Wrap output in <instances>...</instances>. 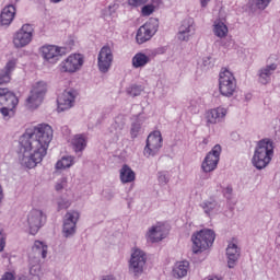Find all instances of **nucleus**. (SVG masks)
<instances>
[{
	"instance_id": "864d4df0",
	"label": "nucleus",
	"mask_w": 280,
	"mask_h": 280,
	"mask_svg": "<svg viewBox=\"0 0 280 280\" xmlns=\"http://www.w3.org/2000/svg\"><path fill=\"white\" fill-rule=\"evenodd\" d=\"M199 3L201 8H207L211 3V0H199Z\"/></svg>"
},
{
	"instance_id": "f8f14e48",
	"label": "nucleus",
	"mask_w": 280,
	"mask_h": 280,
	"mask_svg": "<svg viewBox=\"0 0 280 280\" xmlns=\"http://www.w3.org/2000/svg\"><path fill=\"white\" fill-rule=\"evenodd\" d=\"M222 154V145L215 144L210 152L207 153L201 162V172L203 174H210L218 170V163H220V155Z\"/></svg>"
},
{
	"instance_id": "58836bf2",
	"label": "nucleus",
	"mask_w": 280,
	"mask_h": 280,
	"mask_svg": "<svg viewBox=\"0 0 280 280\" xmlns=\"http://www.w3.org/2000/svg\"><path fill=\"white\" fill-rule=\"evenodd\" d=\"M58 211H62V209H69L71 207V200L68 198L61 197L57 200Z\"/></svg>"
},
{
	"instance_id": "6e6552de",
	"label": "nucleus",
	"mask_w": 280,
	"mask_h": 280,
	"mask_svg": "<svg viewBox=\"0 0 280 280\" xmlns=\"http://www.w3.org/2000/svg\"><path fill=\"white\" fill-rule=\"evenodd\" d=\"M34 40V26L24 24L13 34L12 44L15 49H23Z\"/></svg>"
},
{
	"instance_id": "8fccbe9b",
	"label": "nucleus",
	"mask_w": 280,
	"mask_h": 280,
	"mask_svg": "<svg viewBox=\"0 0 280 280\" xmlns=\"http://www.w3.org/2000/svg\"><path fill=\"white\" fill-rule=\"evenodd\" d=\"M149 4H151L155 10H159L163 4V0H151V3Z\"/></svg>"
},
{
	"instance_id": "13d9d810",
	"label": "nucleus",
	"mask_w": 280,
	"mask_h": 280,
	"mask_svg": "<svg viewBox=\"0 0 280 280\" xmlns=\"http://www.w3.org/2000/svg\"><path fill=\"white\" fill-rule=\"evenodd\" d=\"M203 143H207V139L203 140Z\"/></svg>"
},
{
	"instance_id": "20e7f679",
	"label": "nucleus",
	"mask_w": 280,
	"mask_h": 280,
	"mask_svg": "<svg viewBox=\"0 0 280 280\" xmlns=\"http://www.w3.org/2000/svg\"><path fill=\"white\" fill-rule=\"evenodd\" d=\"M191 242L192 253L198 255V253H202V250H207V248L213 246V242H215V232H213V230L203 229L192 234Z\"/></svg>"
},
{
	"instance_id": "423d86ee",
	"label": "nucleus",
	"mask_w": 280,
	"mask_h": 280,
	"mask_svg": "<svg viewBox=\"0 0 280 280\" xmlns=\"http://www.w3.org/2000/svg\"><path fill=\"white\" fill-rule=\"evenodd\" d=\"M145 264H148V254L140 248H133L129 259V275L139 278L145 270Z\"/></svg>"
},
{
	"instance_id": "7ed1b4c3",
	"label": "nucleus",
	"mask_w": 280,
	"mask_h": 280,
	"mask_svg": "<svg viewBox=\"0 0 280 280\" xmlns=\"http://www.w3.org/2000/svg\"><path fill=\"white\" fill-rule=\"evenodd\" d=\"M19 106V97L8 88H0V115L4 121L14 116V108Z\"/></svg>"
},
{
	"instance_id": "a211bd4d",
	"label": "nucleus",
	"mask_w": 280,
	"mask_h": 280,
	"mask_svg": "<svg viewBox=\"0 0 280 280\" xmlns=\"http://www.w3.org/2000/svg\"><path fill=\"white\" fill-rule=\"evenodd\" d=\"M75 97H78V91L73 89L65 90L57 98L58 113H65L75 106Z\"/></svg>"
},
{
	"instance_id": "4be33fe9",
	"label": "nucleus",
	"mask_w": 280,
	"mask_h": 280,
	"mask_svg": "<svg viewBox=\"0 0 280 280\" xmlns=\"http://www.w3.org/2000/svg\"><path fill=\"white\" fill-rule=\"evenodd\" d=\"M16 14V8L12 4L4 7L0 14V24L5 27L12 25V21H14V16Z\"/></svg>"
},
{
	"instance_id": "2eb2a0df",
	"label": "nucleus",
	"mask_w": 280,
	"mask_h": 280,
	"mask_svg": "<svg viewBox=\"0 0 280 280\" xmlns=\"http://www.w3.org/2000/svg\"><path fill=\"white\" fill-rule=\"evenodd\" d=\"M196 35V22L194 19H184L177 30L176 38L179 43H189L191 38Z\"/></svg>"
},
{
	"instance_id": "f704fd0d",
	"label": "nucleus",
	"mask_w": 280,
	"mask_h": 280,
	"mask_svg": "<svg viewBox=\"0 0 280 280\" xmlns=\"http://www.w3.org/2000/svg\"><path fill=\"white\" fill-rule=\"evenodd\" d=\"M170 173L167 171H162L158 173V185L160 187H165L170 183Z\"/></svg>"
},
{
	"instance_id": "39448f33",
	"label": "nucleus",
	"mask_w": 280,
	"mask_h": 280,
	"mask_svg": "<svg viewBox=\"0 0 280 280\" xmlns=\"http://www.w3.org/2000/svg\"><path fill=\"white\" fill-rule=\"evenodd\" d=\"M71 51V46L44 45L40 47V54L44 61L48 65H57L62 56Z\"/></svg>"
},
{
	"instance_id": "72a5a7b5",
	"label": "nucleus",
	"mask_w": 280,
	"mask_h": 280,
	"mask_svg": "<svg viewBox=\"0 0 280 280\" xmlns=\"http://www.w3.org/2000/svg\"><path fill=\"white\" fill-rule=\"evenodd\" d=\"M141 126H143V120H141V118L138 117L137 120L131 124V129H130L131 139H137V137L140 136V133L142 132Z\"/></svg>"
},
{
	"instance_id": "6ab92c4d",
	"label": "nucleus",
	"mask_w": 280,
	"mask_h": 280,
	"mask_svg": "<svg viewBox=\"0 0 280 280\" xmlns=\"http://www.w3.org/2000/svg\"><path fill=\"white\" fill-rule=\"evenodd\" d=\"M113 65V50L109 46H103L97 56V67L101 73H108Z\"/></svg>"
},
{
	"instance_id": "bb28decb",
	"label": "nucleus",
	"mask_w": 280,
	"mask_h": 280,
	"mask_svg": "<svg viewBox=\"0 0 280 280\" xmlns=\"http://www.w3.org/2000/svg\"><path fill=\"white\" fill-rule=\"evenodd\" d=\"M277 71V63H271L269 66H266L265 68H261L258 72L259 77V83L260 84H268L272 78V73Z\"/></svg>"
},
{
	"instance_id": "a878e982",
	"label": "nucleus",
	"mask_w": 280,
	"mask_h": 280,
	"mask_svg": "<svg viewBox=\"0 0 280 280\" xmlns=\"http://www.w3.org/2000/svg\"><path fill=\"white\" fill-rule=\"evenodd\" d=\"M151 61L152 58H150V55H147L145 52H137L131 59V65L133 69H143V67L150 65Z\"/></svg>"
},
{
	"instance_id": "5fc2aeb1",
	"label": "nucleus",
	"mask_w": 280,
	"mask_h": 280,
	"mask_svg": "<svg viewBox=\"0 0 280 280\" xmlns=\"http://www.w3.org/2000/svg\"><path fill=\"white\" fill-rule=\"evenodd\" d=\"M3 200V187L0 185V202Z\"/></svg>"
},
{
	"instance_id": "603ef678",
	"label": "nucleus",
	"mask_w": 280,
	"mask_h": 280,
	"mask_svg": "<svg viewBox=\"0 0 280 280\" xmlns=\"http://www.w3.org/2000/svg\"><path fill=\"white\" fill-rule=\"evenodd\" d=\"M165 51H166V49H165L164 47H161V48L155 49V50L152 52V55H153V56H159V55L165 54Z\"/></svg>"
},
{
	"instance_id": "c9c22d12",
	"label": "nucleus",
	"mask_w": 280,
	"mask_h": 280,
	"mask_svg": "<svg viewBox=\"0 0 280 280\" xmlns=\"http://www.w3.org/2000/svg\"><path fill=\"white\" fill-rule=\"evenodd\" d=\"M188 110L192 115H198V113H200V98L191 100L188 103Z\"/></svg>"
},
{
	"instance_id": "1a4fd4ad",
	"label": "nucleus",
	"mask_w": 280,
	"mask_h": 280,
	"mask_svg": "<svg viewBox=\"0 0 280 280\" xmlns=\"http://www.w3.org/2000/svg\"><path fill=\"white\" fill-rule=\"evenodd\" d=\"M82 67H84V55L71 54L59 63L58 69L60 73L73 75V73H78Z\"/></svg>"
},
{
	"instance_id": "0eeeda50",
	"label": "nucleus",
	"mask_w": 280,
	"mask_h": 280,
	"mask_svg": "<svg viewBox=\"0 0 280 280\" xmlns=\"http://www.w3.org/2000/svg\"><path fill=\"white\" fill-rule=\"evenodd\" d=\"M237 89V81L231 70L223 68L219 74V91L223 97H233Z\"/></svg>"
},
{
	"instance_id": "aec40b11",
	"label": "nucleus",
	"mask_w": 280,
	"mask_h": 280,
	"mask_svg": "<svg viewBox=\"0 0 280 280\" xmlns=\"http://www.w3.org/2000/svg\"><path fill=\"white\" fill-rule=\"evenodd\" d=\"M167 237V230L163 223H156L149 228L145 238L149 244H156Z\"/></svg>"
},
{
	"instance_id": "c85d7f7f",
	"label": "nucleus",
	"mask_w": 280,
	"mask_h": 280,
	"mask_svg": "<svg viewBox=\"0 0 280 280\" xmlns=\"http://www.w3.org/2000/svg\"><path fill=\"white\" fill-rule=\"evenodd\" d=\"M212 32L217 38H226L229 36V26L222 20H215L212 25Z\"/></svg>"
},
{
	"instance_id": "f257e3e1",
	"label": "nucleus",
	"mask_w": 280,
	"mask_h": 280,
	"mask_svg": "<svg viewBox=\"0 0 280 280\" xmlns=\"http://www.w3.org/2000/svg\"><path fill=\"white\" fill-rule=\"evenodd\" d=\"M51 141H54V128L48 124H38L26 129L20 138L21 165L34 170L47 156Z\"/></svg>"
},
{
	"instance_id": "f03ea898",
	"label": "nucleus",
	"mask_w": 280,
	"mask_h": 280,
	"mask_svg": "<svg viewBox=\"0 0 280 280\" xmlns=\"http://www.w3.org/2000/svg\"><path fill=\"white\" fill-rule=\"evenodd\" d=\"M275 156V143L272 140L266 138L258 141L254 155L252 158V164L256 170H265L270 165V161Z\"/></svg>"
},
{
	"instance_id": "b1692460",
	"label": "nucleus",
	"mask_w": 280,
	"mask_h": 280,
	"mask_svg": "<svg viewBox=\"0 0 280 280\" xmlns=\"http://www.w3.org/2000/svg\"><path fill=\"white\" fill-rule=\"evenodd\" d=\"M226 257L229 268H235V264L240 259V247L235 243H229L226 247Z\"/></svg>"
},
{
	"instance_id": "393cba45",
	"label": "nucleus",
	"mask_w": 280,
	"mask_h": 280,
	"mask_svg": "<svg viewBox=\"0 0 280 280\" xmlns=\"http://www.w3.org/2000/svg\"><path fill=\"white\" fill-rule=\"evenodd\" d=\"M119 178L122 185H128V183H135L137 174H135V171L128 164H124L119 170Z\"/></svg>"
},
{
	"instance_id": "c756f323",
	"label": "nucleus",
	"mask_w": 280,
	"mask_h": 280,
	"mask_svg": "<svg viewBox=\"0 0 280 280\" xmlns=\"http://www.w3.org/2000/svg\"><path fill=\"white\" fill-rule=\"evenodd\" d=\"M189 270V261H177L173 267V276L176 279H183V277H187V272Z\"/></svg>"
},
{
	"instance_id": "3c124183",
	"label": "nucleus",
	"mask_w": 280,
	"mask_h": 280,
	"mask_svg": "<svg viewBox=\"0 0 280 280\" xmlns=\"http://www.w3.org/2000/svg\"><path fill=\"white\" fill-rule=\"evenodd\" d=\"M1 280H16V278L14 277V273H12V272H5V273L2 276Z\"/></svg>"
},
{
	"instance_id": "49530a36",
	"label": "nucleus",
	"mask_w": 280,
	"mask_h": 280,
	"mask_svg": "<svg viewBox=\"0 0 280 280\" xmlns=\"http://www.w3.org/2000/svg\"><path fill=\"white\" fill-rule=\"evenodd\" d=\"M5 232L0 228V253H3L5 248Z\"/></svg>"
},
{
	"instance_id": "f3484780",
	"label": "nucleus",
	"mask_w": 280,
	"mask_h": 280,
	"mask_svg": "<svg viewBox=\"0 0 280 280\" xmlns=\"http://www.w3.org/2000/svg\"><path fill=\"white\" fill-rule=\"evenodd\" d=\"M226 115H229V108L224 106L208 109L205 114L206 126L210 128V126L224 124L226 121Z\"/></svg>"
},
{
	"instance_id": "a19ab883",
	"label": "nucleus",
	"mask_w": 280,
	"mask_h": 280,
	"mask_svg": "<svg viewBox=\"0 0 280 280\" xmlns=\"http://www.w3.org/2000/svg\"><path fill=\"white\" fill-rule=\"evenodd\" d=\"M119 10V3H110L105 10V16H113Z\"/></svg>"
},
{
	"instance_id": "473e14b6",
	"label": "nucleus",
	"mask_w": 280,
	"mask_h": 280,
	"mask_svg": "<svg viewBox=\"0 0 280 280\" xmlns=\"http://www.w3.org/2000/svg\"><path fill=\"white\" fill-rule=\"evenodd\" d=\"M75 164V158L71 155L62 156L55 165L56 170H69Z\"/></svg>"
},
{
	"instance_id": "ddd939ff",
	"label": "nucleus",
	"mask_w": 280,
	"mask_h": 280,
	"mask_svg": "<svg viewBox=\"0 0 280 280\" xmlns=\"http://www.w3.org/2000/svg\"><path fill=\"white\" fill-rule=\"evenodd\" d=\"M162 148L163 136L161 135V131H152L147 138V144L143 149V155L147 156V159H150V156H156V154L161 152Z\"/></svg>"
},
{
	"instance_id": "2f4dec72",
	"label": "nucleus",
	"mask_w": 280,
	"mask_h": 280,
	"mask_svg": "<svg viewBox=\"0 0 280 280\" xmlns=\"http://www.w3.org/2000/svg\"><path fill=\"white\" fill-rule=\"evenodd\" d=\"M126 126V116L118 115L115 117L114 122L110 126L109 132H114L115 135H119L124 130Z\"/></svg>"
},
{
	"instance_id": "6e6d98bb",
	"label": "nucleus",
	"mask_w": 280,
	"mask_h": 280,
	"mask_svg": "<svg viewBox=\"0 0 280 280\" xmlns=\"http://www.w3.org/2000/svg\"><path fill=\"white\" fill-rule=\"evenodd\" d=\"M62 0H50L51 3H60Z\"/></svg>"
},
{
	"instance_id": "79ce46f5",
	"label": "nucleus",
	"mask_w": 280,
	"mask_h": 280,
	"mask_svg": "<svg viewBox=\"0 0 280 280\" xmlns=\"http://www.w3.org/2000/svg\"><path fill=\"white\" fill-rule=\"evenodd\" d=\"M10 80H12V77L5 70H0V85L8 84Z\"/></svg>"
},
{
	"instance_id": "7c9ffc66",
	"label": "nucleus",
	"mask_w": 280,
	"mask_h": 280,
	"mask_svg": "<svg viewBox=\"0 0 280 280\" xmlns=\"http://www.w3.org/2000/svg\"><path fill=\"white\" fill-rule=\"evenodd\" d=\"M30 275L31 280H40L43 271L40 270V261L36 262V259L30 258Z\"/></svg>"
},
{
	"instance_id": "412c9836",
	"label": "nucleus",
	"mask_w": 280,
	"mask_h": 280,
	"mask_svg": "<svg viewBox=\"0 0 280 280\" xmlns=\"http://www.w3.org/2000/svg\"><path fill=\"white\" fill-rule=\"evenodd\" d=\"M49 252V246L43 241H35L32 246V252L28 255V259H35L36 262L40 259H47V253Z\"/></svg>"
},
{
	"instance_id": "4468645a",
	"label": "nucleus",
	"mask_w": 280,
	"mask_h": 280,
	"mask_svg": "<svg viewBox=\"0 0 280 280\" xmlns=\"http://www.w3.org/2000/svg\"><path fill=\"white\" fill-rule=\"evenodd\" d=\"M45 222H47V214H45L43 210H31L26 218V224L31 235H36V233H38V231L45 226Z\"/></svg>"
},
{
	"instance_id": "ea45409f",
	"label": "nucleus",
	"mask_w": 280,
	"mask_h": 280,
	"mask_svg": "<svg viewBox=\"0 0 280 280\" xmlns=\"http://www.w3.org/2000/svg\"><path fill=\"white\" fill-rule=\"evenodd\" d=\"M156 11V9H154L153 5L149 4H144L141 8V16H151V14H154V12Z\"/></svg>"
},
{
	"instance_id": "dca6fc26",
	"label": "nucleus",
	"mask_w": 280,
	"mask_h": 280,
	"mask_svg": "<svg viewBox=\"0 0 280 280\" xmlns=\"http://www.w3.org/2000/svg\"><path fill=\"white\" fill-rule=\"evenodd\" d=\"M80 212L75 210L68 211L63 217L62 234L63 237H73L78 231V221Z\"/></svg>"
},
{
	"instance_id": "09e8293b",
	"label": "nucleus",
	"mask_w": 280,
	"mask_h": 280,
	"mask_svg": "<svg viewBox=\"0 0 280 280\" xmlns=\"http://www.w3.org/2000/svg\"><path fill=\"white\" fill-rule=\"evenodd\" d=\"M223 196H224V198H226L228 200H231V196H233V187L226 186V187L223 189Z\"/></svg>"
},
{
	"instance_id": "a18cd8bd",
	"label": "nucleus",
	"mask_w": 280,
	"mask_h": 280,
	"mask_svg": "<svg viewBox=\"0 0 280 280\" xmlns=\"http://www.w3.org/2000/svg\"><path fill=\"white\" fill-rule=\"evenodd\" d=\"M150 0H128L131 8H139L140 5H145Z\"/></svg>"
},
{
	"instance_id": "de8ad7c7",
	"label": "nucleus",
	"mask_w": 280,
	"mask_h": 280,
	"mask_svg": "<svg viewBox=\"0 0 280 280\" xmlns=\"http://www.w3.org/2000/svg\"><path fill=\"white\" fill-rule=\"evenodd\" d=\"M201 67L207 71V69H211L213 67V62H211V57H203Z\"/></svg>"
},
{
	"instance_id": "37998d69",
	"label": "nucleus",
	"mask_w": 280,
	"mask_h": 280,
	"mask_svg": "<svg viewBox=\"0 0 280 280\" xmlns=\"http://www.w3.org/2000/svg\"><path fill=\"white\" fill-rule=\"evenodd\" d=\"M65 187H67V177H61L57 180V183L55 185V189H56V191H62V189H65Z\"/></svg>"
},
{
	"instance_id": "e433bc0d",
	"label": "nucleus",
	"mask_w": 280,
	"mask_h": 280,
	"mask_svg": "<svg viewBox=\"0 0 280 280\" xmlns=\"http://www.w3.org/2000/svg\"><path fill=\"white\" fill-rule=\"evenodd\" d=\"M16 63H18L16 59H10L7 62L4 69H2V70L5 71V73H8L12 78V71H14L16 69Z\"/></svg>"
},
{
	"instance_id": "4c0bfd02",
	"label": "nucleus",
	"mask_w": 280,
	"mask_h": 280,
	"mask_svg": "<svg viewBox=\"0 0 280 280\" xmlns=\"http://www.w3.org/2000/svg\"><path fill=\"white\" fill-rule=\"evenodd\" d=\"M142 91H143V88H141L140 85H131L130 88L127 89V93L131 97H138V95H141Z\"/></svg>"
},
{
	"instance_id": "cd10ccee",
	"label": "nucleus",
	"mask_w": 280,
	"mask_h": 280,
	"mask_svg": "<svg viewBox=\"0 0 280 280\" xmlns=\"http://www.w3.org/2000/svg\"><path fill=\"white\" fill-rule=\"evenodd\" d=\"M199 207L202 208L206 215H213V213H218L220 211V205L215 199H206L199 205Z\"/></svg>"
},
{
	"instance_id": "5701e85b",
	"label": "nucleus",
	"mask_w": 280,
	"mask_h": 280,
	"mask_svg": "<svg viewBox=\"0 0 280 280\" xmlns=\"http://www.w3.org/2000/svg\"><path fill=\"white\" fill-rule=\"evenodd\" d=\"M88 143L89 137H86V133H77L71 139V145L77 154L78 152H84Z\"/></svg>"
},
{
	"instance_id": "4d7b16f0",
	"label": "nucleus",
	"mask_w": 280,
	"mask_h": 280,
	"mask_svg": "<svg viewBox=\"0 0 280 280\" xmlns=\"http://www.w3.org/2000/svg\"><path fill=\"white\" fill-rule=\"evenodd\" d=\"M201 178H202L203 180H207L209 177H208L207 175H205V176H201Z\"/></svg>"
},
{
	"instance_id": "9b49d317",
	"label": "nucleus",
	"mask_w": 280,
	"mask_h": 280,
	"mask_svg": "<svg viewBox=\"0 0 280 280\" xmlns=\"http://www.w3.org/2000/svg\"><path fill=\"white\" fill-rule=\"evenodd\" d=\"M159 32V20L152 18L137 31L136 40L138 45H143L152 39V36Z\"/></svg>"
},
{
	"instance_id": "9d476101",
	"label": "nucleus",
	"mask_w": 280,
	"mask_h": 280,
	"mask_svg": "<svg viewBox=\"0 0 280 280\" xmlns=\"http://www.w3.org/2000/svg\"><path fill=\"white\" fill-rule=\"evenodd\" d=\"M46 93L47 83L45 81L35 83L31 90V94L26 98V107L30 108V110H36V108L43 104Z\"/></svg>"
},
{
	"instance_id": "c03bdc74",
	"label": "nucleus",
	"mask_w": 280,
	"mask_h": 280,
	"mask_svg": "<svg viewBox=\"0 0 280 280\" xmlns=\"http://www.w3.org/2000/svg\"><path fill=\"white\" fill-rule=\"evenodd\" d=\"M271 1L272 0H256V8H258V10H266Z\"/></svg>"
}]
</instances>
